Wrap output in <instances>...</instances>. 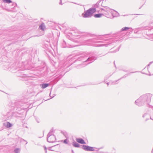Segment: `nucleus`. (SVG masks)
Listing matches in <instances>:
<instances>
[{
	"instance_id": "obj_23",
	"label": "nucleus",
	"mask_w": 153,
	"mask_h": 153,
	"mask_svg": "<svg viewBox=\"0 0 153 153\" xmlns=\"http://www.w3.org/2000/svg\"><path fill=\"white\" fill-rule=\"evenodd\" d=\"M67 139H65V140H64V143L66 144H67L68 143L67 142Z\"/></svg>"
},
{
	"instance_id": "obj_41",
	"label": "nucleus",
	"mask_w": 153,
	"mask_h": 153,
	"mask_svg": "<svg viewBox=\"0 0 153 153\" xmlns=\"http://www.w3.org/2000/svg\"><path fill=\"white\" fill-rule=\"evenodd\" d=\"M152 150H153V148Z\"/></svg>"
},
{
	"instance_id": "obj_14",
	"label": "nucleus",
	"mask_w": 153,
	"mask_h": 153,
	"mask_svg": "<svg viewBox=\"0 0 153 153\" xmlns=\"http://www.w3.org/2000/svg\"><path fill=\"white\" fill-rule=\"evenodd\" d=\"M65 45H66V42H65L64 41H63V43H62V46L64 48H66V47H68V48H72L73 47L72 46H70L69 47H68L67 46H65Z\"/></svg>"
},
{
	"instance_id": "obj_7",
	"label": "nucleus",
	"mask_w": 153,
	"mask_h": 153,
	"mask_svg": "<svg viewBox=\"0 0 153 153\" xmlns=\"http://www.w3.org/2000/svg\"><path fill=\"white\" fill-rule=\"evenodd\" d=\"M40 85L42 88L44 89L48 86L49 85V84L48 83H43L40 84Z\"/></svg>"
},
{
	"instance_id": "obj_26",
	"label": "nucleus",
	"mask_w": 153,
	"mask_h": 153,
	"mask_svg": "<svg viewBox=\"0 0 153 153\" xmlns=\"http://www.w3.org/2000/svg\"><path fill=\"white\" fill-rule=\"evenodd\" d=\"M127 74H126L125 75H124V76H123L122 78H125L126 77V76H127Z\"/></svg>"
},
{
	"instance_id": "obj_22",
	"label": "nucleus",
	"mask_w": 153,
	"mask_h": 153,
	"mask_svg": "<svg viewBox=\"0 0 153 153\" xmlns=\"http://www.w3.org/2000/svg\"><path fill=\"white\" fill-rule=\"evenodd\" d=\"M118 80H119V79L118 80H116V81H113V82H112V84H117L116 82H117V81Z\"/></svg>"
},
{
	"instance_id": "obj_4",
	"label": "nucleus",
	"mask_w": 153,
	"mask_h": 153,
	"mask_svg": "<svg viewBox=\"0 0 153 153\" xmlns=\"http://www.w3.org/2000/svg\"><path fill=\"white\" fill-rule=\"evenodd\" d=\"M50 134L47 135V141L49 143H53L56 140V137L54 135H50Z\"/></svg>"
},
{
	"instance_id": "obj_37",
	"label": "nucleus",
	"mask_w": 153,
	"mask_h": 153,
	"mask_svg": "<svg viewBox=\"0 0 153 153\" xmlns=\"http://www.w3.org/2000/svg\"><path fill=\"white\" fill-rule=\"evenodd\" d=\"M134 72H133V73H134ZM132 73V72H130V73Z\"/></svg>"
},
{
	"instance_id": "obj_27",
	"label": "nucleus",
	"mask_w": 153,
	"mask_h": 153,
	"mask_svg": "<svg viewBox=\"0 0 153 153\" xmlns=\"http://www.w3.org/2000/svg\"><path fill=\"white\" fill-rule=\"evenodd\" d=\"M108 78V77H105L104 79V81H105V80H107V79Z\"/></svg>"
},
{
	"instance_id": "obj_35",
	"label": "nucleus",
	"mask_w": 153,
	"mask_h": 153,
	"mask_svg": "<svg viewBox=\"0 0 153 153\" xmlns=\"http://www.w3.org/2000/svg\"><path fill=\"white\" fill-rule=\"evenodd\" d=\"M24 140V141H25L26 142V144H27V142L26 141H25V140Z\"/></svg>"
},
{
	"instance_id": "obj_19",
	"label": "nucleus",
	"mask_w": 153,
	"mask_h": 153,
	"mask_svg": "<svg viewBox=\"0 0 153 153\" xmlns=\"http://www.w3.org/2000/svg\"><path fill=\"white\" fill-rule=\"evenodd\" d=\"M103 46H107V44H101V45H98L97 46L98 47H102Z\"/></svg>"
},
{
	"instance_id": "obj_32",
	"label": "nucleus",
	"mask_w": 153,
	"mask_h": 153,
	"mask_svg": "<svg viewBox=\"0 0 153 153\" xmlns=\"http://www.w3.org/2000/svg\"><path fill=\"white\" fill-rule=\"evenodd\" d=\"M106 83L108 85H109V83L108 82H106Z\"/></svg>"
},
{
	"instance_id": "obj_18",
	"label": "nucleus",
	"mask_w": 153,
	"mask_h": 153,
	"mask_svg": "<svg viewBox=\"0 0 153 153\" xmlns=\"http://www.w3.org/2000/svg\"><path fill=\"white\" fill-rule=\"evenodd\" d=\"M20 149L19 148L16 149L14 150V152L15 153H19Z\"/></svg>"
},
{
	"instance_id": "obj_29",
	"label": "nucleus",
	"mask_w": 153,
	"mask_h": 153,
	"mask_svg": "<svg viewBox=\"0 0 153 153\" xmlns=\"http://www.w3.org/2000/svg\"><path fill=\"white\" fill-rule=\"evenodd\" d=\"M146 115H147V114H144V115H143V117H145V116H146Z\"/></svg>"
},
{
	"instance_id": "obj_21",
	"label": "nucleus",
	"mask_w": 153,
	"mask_h": 153,
	"mask_svg": "<svg viewBox=\"0 0 153 153\" xmlns=\"http://www.w3.org/2000/svg\"><path fill=\"white\" fill-rule=\"evenodd\" d=\"M53 129H51V130L50 131V132H49L48 134H50V135H53V134H53Z\"/></svg>"
},
{
	"instance_id": "obj_40",
	"label": "nucleus",
	"mask_w": 153,
	"mask_h": 153,
	"mask_svg": "<svg viewBox=\"0 0 153 153\" xmlns=\"http://www.w3.org/2000/svg\"><path fill=\"white\" fill-rule=\"evenodd\" d=\"M152 150H153V148Z\"/></svg>"
},
{
	"instance_id": "obj_17",
	"label": "nucleus",
	"mask_w": 153,
	"mask_h": 153,
	"mask_svg": "<svg viewBox=\"0 0 153 153\" xmlns=\"http://www.w3.org/2000/svg\"><path fill=\"white\" fill-rule=\"evenodd\" d=\"M8 116H9L8 117V119H10L12 118V113H9L8 114Z\"/></svg>"
},
{
	"instance_id": "obj_5",
	"label": "nucleus",
	"mask_w": 153,
	"mask_h": 153,
	"mask_svg": "<svg viewBox=\"0 0 153 153\" xmlns=\"http://www.w3.org/2000/svg\"><path fill=\"white\" fill-rule=\"evenodd\" d=\"M97 59V58L95 57L94 56H91V57L88 58V59H87V60L85 62H89L88 63V64L92 62L95 60Z\"/></svg>"
},
{
	"instance_id": "obj_33",
	"label": "nucleus",
	"mask_w": 153,
	"mask_h": 153,
	"mask_svg": "<svg viewBox=\"0 0 153 153\" xmlns=\"http://www.w3.org/2000/svg\"><path fill=\"white\" fill-rule=\"evenodd\" d=\"M71 151H72V153H74V151H73V150H71Z\"/></svg>"
},
{
	"instance_id": "obj_30",
	"label": "nucleus",
	"mask_w": 153,
	"mask_h": 153,
	"mask_svg": "<svg viewBox=\"0 0 153 153\" xmlns=\"http://www.w3.org/2000/svg\"><path fill=\"white\" fill-rule=\"evenodd\" d=\"M60 2L59 3V4H62V0H60Z\"/></svg>"
},
{
	"instance_id": "obj_38",
	"label": "nucleus",
	"mask_w": 153,
	"mask_h": 153,
	"mask_svg": "<svg viewBox=\"0 0 153 153\" xmlns=\"http://www.w3.org/2000/svg\"><path fill=\"white\" fill-rule=\"evenodd\" d=\"M37 122L38 123H39V122L37 120Z\"/></svg>"
},
{
	"instance_id": "obj_39",
	"label": "nucleus",
	"mask_w": 153,
	"mask_h": 153,
	"mask_svg": "<svg viewBox=\"0 0 153 153\" xmlns=\"http://www.w3.org/2000/svg\"><path fill=\"white\" fill-rule=\"evenodd\" d=\"M150 119H152L151 118V117H150Z\"/></svg>"
},
{
	"instance_id": "obj_1",
	"label": "nucleus",
	"mask_w": 153,
	"mask_h": 153,
	"mask_svg": "<svg viewBox=\"0 0 153 153\" xmlns=\"http://www.w3.org/2000/svg\"><path fill=\"white\" fill-rule=\"evenodd\" d=\"M152 94H147L141 96L135 101V104L139 106L148 103L151 100Z\"/></svg>"
},
{
	"instance_id": "obj_11",
	"label": "nucleus",
	"mask_w": 153,
	"mask_h": 153,
	"mask_svg": "<svg viewBox=\"0 0 153 153\" xmlns=\"http://www.w3.org/2000/svg\"><path fill=\"white\" fill-rule=\"evenodd\" d=\"M103 14L102 13H99L94 15V16L95 18H100L102 17Z\"/></svg>"
},
{
	"instance_id": "obj_25",
	"label": "nucleus",
	"mask_w": 153,
	"mask_h": 153,
	"mask_svg": "<svg viewBox=\"0 0 153 153\" xmlns=\"http://www.w3.org/2000/svg\"><path fill=\"white\" fill-rule=\"evenodd\" d=\"M53 147V146H51V147H49L48 148L49 150L52 151L53 150H51V148L52 147Z\"/></svg>"
},
{
	"instance_id": "obj_20",
	"label": "nucleus",
	"mask_w": 153,
	"mask_h": 153,
	"mask_svg": "<svg viewBox=\"0 0 153 153\" xmlns=\"http://www.w3.org/2000/svg\"><path fill=\"white\" fill-rule=\"evenodd\" d=\"M87 146L86 145H83L82 146V149L85 151H87Z\"/></svg>"
},
{
	"instance_id": "obj_28",
	"label": "nucleus",
	"mask_w": 153,
	"mask_h": 153,
	"mask_svg": "<svg viewBox=\"0 0 153 153\" xmlns=\"http://www.w3.org/2000/svg\"><path fill=\"white\" fill-rule=\"evenodd\" d=\"M153 62H150V63L148 65V66H149V65H150V64L151 63H152Z\"/></svg>"
},
{
	"instance_id": "obj_9",
	"label": "nucleus",
	"mask_w": 153,
	"mask_h": 153,
	"mask_svg": "<svg viewBox=\"0 0 153 153\" xmlns=\"http://www.w3.org/2000/svg\"><path fill=\"white\" fill-rule=\"evenodd\" d=\"M40 29L42 30H44L45 29V25L44 23H42L39 26V27Z\"/></svg>"
},
{
	"instance_id": "obj_16",
	"label": "nucleus",
	"mask_w": 153,
	"mask_h": 153,
	"mask_svg": "<svg viewBox=\"0 0 153 153\" xmlns=\"http://www.w3.org/2000/svg\"><path fill=\"white\" fill-rule=\"evenodd\" d=\"M3 1L4 3H10L12 2L11 0H3Z\"/></svg>"
},
{
	"instance_id": "obj_15",
	"label": "nucleus",
	"mask_w": 153,
	"mask_h": 153,
	"mask_svg": "<svg viewBox=\"0 0 153 153\" xmlns=\"http://www.w3.org/2000/svg\"><path fill=\"white\" fill-rule=\"evenodd\" d=\"M130 28L128 27H125L123 28L121 30L122 31H126L129 29Z\"/></svg>"
},
{
	"instance_id": "obj_34",
	"label": "nucleus",
	"mask_w": 153,
	"mask_h": 153,
	"mask_svg": "<svg viewBox=\"0 0 153 153\" xmlns=\"http://www.w3.org/2000/svg\"><path fill=\"white\" fill-rule=\"evenodd\" d=\"M55 96V95L54 94L53 96L51 97V98H53V97H54Z\"/></svg>"
},
{
	"instance_id": "obj_6",
	"label": "nucleus",
	"mask_w": 153,
	"mask_h": 153,
	"mask_svg": "<svg viewBox=\"0 0 153 153\" xmlns=\"http://www.w3.org/2000/svg\"><path fill=\"white\" fill-rule=\"evenodd\" d=\"M76 140L77 142L80 143L82 144H86L85 142L81 138H76Z\"/></svg>"
},
{
	"instance_id": "obj_24",
	"label": "nucleus",
	"mask_w": 153,
	"mask_h": 153,
	"mask_svg": "<svg viewBox=\"0 0 153 153\" xmlns=\"http://www.w3.org/2000/svg\"><path fill=\"white\" fill-rule=\"evenodd\" d=\"M44 147L45 149V153H47V148L45 146H44Z\"/></svg>"
},
{
	"instance_id": "obj_10",
	"label": "nucleus",
	"mask_w": 153,
	"mask_h": 153,
	"mask_svg": "<svg viewBox=\"0 0 153 153\" xmlns=\"http://www.w3.org/2000/svg\"><path fill=\"white\" fill-rule=\"evenodd\" d=\"M87 151H92L94 150V148L93 147H90L87 146Z\"/></svg>"
},
{
	"instance_id": "obj_2",
	"label": "nucleus",
	"mask_w": 153,
	"mask_h": 153,
	"mask_svg": "<svg viewBox=\"0 0 153 153\" xmlns=\"http://www.w3.org/2000/svg\"><path fill=\"white\" fill-rule=\"evenodd\" d=\"M101 12L105 15V16L109 18L108 14L109 12L111 13L113 16V18L114 17H117L119 16V13L115 10L111 9L107 6H105L103 8H101Z\"/></svg>"
},
{
	"instance_id": "obj_12",
	"label": "nucleus",
	"mask_w": 153,
	"mask_h": 153,
	"mask_svg": "<svg viewBox=\"0 0 153 153\" xmlns=\"http://www.w3.org/2000/svg\"><path fill=\"white\" fill-rule=\"evenodd\" d=\"M73 145L75 147H79V144L75 142H74L73 143Z\"/></svg>"
},
{
	"instance_id": "obj_13",
	"label": "nucleus",
	"mask_w": 153,
	"mask_h": 153,
	"mask_svg": "<svg viewBox=\"0 0 153 153\" xmlns=\"http://www.w3.org/2000/svg\"><path fill=\"white\" fill-rule=\"evenodd\" d=\"M101 0H100L99 1L97 2V3H96V4H95L94 6V8H97L98 7L99 5V4H100V3L101 2Z\"/></svg>"
},
{
	"instance_id": "obj_3",
	"label": "nucleus",
	"mask_w": 153,
	"mask_h": 153,
	"mask_svg": "<svg viewBox=\"0 0 153 153\" xmlns=\"http://www.w3.org/2000/svg\"><path fill=\"white\" fill-rule=\"evenodd\" d=\"M95 8H91L87 10L83 16L84 18H88L91 16L96 11Z\"/></svg>"
},
{
	"instance_id": "obj_31",
	"label": "nucleus",
	"mask_w": 153,
	"mask_h": 153,
	"mask_svg": "<svg viewBox=\"0 0 153 153\" xmlns=\"http://www.w3.org/2000/svg\"><path fill=\"white\" fill-rule=\"evenodd\" d=\"M97 42L98 43H102V41H98Z\"/></svg>"
},
{
	"instance_id": "obj_36",
	"label": "nucleus",
	"mask_w": 153,
	"mask_h": 153,
	"mask_svg": "<svg viewBox=\"0 0 153 153\" xmlns=\"http://www.w3.org/2000/svg\"><path fill=\"white\" fill-rule=\"evenodd\" d=\"M51 93H50V94L49 95H50V97H51Z\"/></svg>"
},
{
	"instance_id": "obj_8",
	"label": "nucleus",
	"mask_w": 153,
	"mask_h": 153,
	"mask_svg": "<svg viewBox=\"0 0 153 153\" xmlns=\"http://www.w3.org/2000/svg\"><path fill=\"white\" fill-rule=\"evenodd\" d=\"M4 125L7 128H10L12 126V124L8 122H6L4 123Z\"/></svg>"
}]
</instances>
